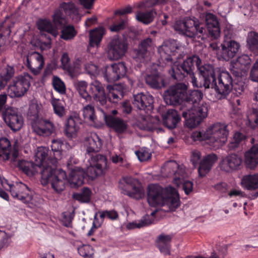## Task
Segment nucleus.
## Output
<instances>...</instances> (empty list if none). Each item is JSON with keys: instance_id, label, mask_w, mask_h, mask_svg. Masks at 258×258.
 <instances>
[{"instance_id": "obj_22", "label": "nucleus", "mask_w": 258, "mask_h": 258, "mask_svg": "<svg viewBox=\"0 0 258 258\" xmlns=\"http://www.w3.org/2000/svg\"><path fill=\"white\" fill-rule=\"evenodd\" d=\"M0 197L6 201H9L8 194L3 190H0Z\"/></svg>"}, {"instance_id": "obj_16", "label": "nucleus", "mask_w": 258, "mask_h": 258, "mask_svg": "<svg viewBox=\"0 0 258 258\" xmlns=\"http://www.w3.org/2000/svg\"><path fill=\"white\" fill-rule=\"evenodd\" d=\"M32 57L36 59L38 61V62L40 63V64H44L43 57L41 54H40L39 53H35L34 54H32L30 57L28 56L27 57V64H31V62L30 61V59H31Z\"/></svg>"}, {"instance_id": "obj_10", "label": "nucleus", "mask_w": 258, "mask_h": 258, "mask_svg": "<svg viewBox=\"0 0 258 258\" xmlns=\"http://www.w3.org/2000/svg\"><path fill=\"white\" fill-rule=\"evenodd\" d=\"M15 70L11 66H6L0 74V90L4 89L13 77Z\"/></svg>"}, {"instance_id": "obj_8", "label": "nucleus", "mask_w": 258, "mask_h": 258, "mask_svg": "<svg viewBox=\"0 0 258 258\" xmlns=\"http://www.w3.org/2000/svg\"><path fill=\"white\" fill-rule=\"evenodd\" d=\"M17 166L28 175H33L38 172V168H41L40 165H37L32 162L24 160H19Z\"/></svg>"}, {"instance_id": "obj_1", "label": "nucleus", "mask_w": 258, "mask_h": 258, "mask_svg": "<svg viewBox=\"0 0 258 258\" xmlns=\"http://www.w3.org/2000/svg\"><path fill=\"white\" fill-rule=\"evenodd\" d=\"M48 152L47 149L39 148L35 155L36 159L39 160L36 164L41 166V168L38 169L40 170L42 184L46 185L50 183L52 188L58 192L64 190L67 181L72 188L79 187L81 185V167L73 169L67 179L66 172L56 168V160L49 158ZM36 160L37 161V159Z\"/></svg>"}, {"instance_id": "obj_13", "label": "nucleus", "mask_w": 258, "mask_h": 258, "mask_svg": "<svg viewBox=\"0 0 258 258\" xmlns=\"http://www.w3.org/2000/svg\"><path fill=\"white\" fill-rule=\"evenodd\" d=\"M52 85L54 89L61 94L66 93V86L61 80L57 76H54L52 80Z\"/></svg>"}, {"instance_id": "obj_28", "label": "nucleus", "mask_w": 258, "mask_h": 258, "mask_svg": "<svg viewBox=\"0 0 258 258\" xmlns=\"http://www.w3.org/2000/svg\"><path fill=\"white\" fill-rule=\"evenodd\" d=\"M78 1L81 4V0H78Z\"/></svg>"}, {"instance_id": "obj_4", "label": "nucleus", "mask_w": 258, "mask_h": 258, "mask_svg": "<svg viewBox=\"0 0 258 258\" xmlns=\"http://www.w3.org/2000/svg\"><path fill=\"white\" fill-rule=\"evenodd\" d=\"M32 77L27 73L16 77L9 86L8 91L12 97H20L24 95L29 89Z\"/></svg>"}, {"instance_id": "obj_11", "label": "nucleus", "mask_w": 258, "mask_h": 258, "mask_svg": "<svg viewBox=\"0 0 258 258\" xmlns=\"http://www.w3.org/2000/svg\"><path fill=\"white\" fill-rule=\"evenodd\" d=\"M38 29L41 31H45L53 36H56L57 32L54 28L50 21L46 19H40L37 23Z\"/></svg>"}, {"instance_id": "obj_25", "label": "nucleus", "mask_w": 258, "mask_h": 258, "mask_svg": "<svg viewBox=\"0 0 258 258\" xmlns=\"http://www.w3.org/2000/svg\"><path fill=\"white\" fill-rule=\"evenodd\" d=\"M42 258H54V255L53 254L48 253L44 255Z\"/></svg>"}, {"instance_id": "obj_3", "label": "nucleus", "mask_w": 258, "mask_h": 258, "mask_svg": "<svg viewBox=\"0 0 258 258\" xmlns=\"http://www.w3.org/2000/svg\"><path fill=\"white\" fill-rule=\"evenodd\" d=\"M37 106H30L29 114L32 130L38 136L48 137L54 133L55 127L53 123L40 117L38 115Z\"/></svg>"}, {"instance_id": "obj_12", "label": "nucleus", "mask_w": 258, "mask_h": 258, "mask_svg": "<svg viewBox=\"0 0 258 258\" xmlns=\"http://www.w3.org/2000/svg\"><path fill=\"white\" fill-rule=\"evenodd\" d=\"M54 113L59 117L65 114V109L62 101L58 99L52 98L51 101Z\"/></svg>"}, {"instance_id": "obj_2", "label": "nucleus", "mask_w": 258, "mask_h": 258, "mask_svg": "<svg viewBox=\"0 0 258 258\" xmlns=\"http://www.w3.org/2000/svg\"><path fill=\"white\" fill-rule=\"evenodd\" d=\"M68 17L73 20L80 18L78 10L72 2L61 3L59 10L56 11L52 16L54 25L61 28L60 38L66 41L73 39L77 34L74 26L67 25Z\"/></svg>"}, {"instance_id": "obj_18", "label": "nucleus", "mask_w": 258, "mask_h": 258, "mask_svg": "<svg viewBox=\"0 0 258 258\" xmlns=\"http://www.w3.org/2000/svg\"><path fill=\"white\" fill-rule=\"evenodd\" d=\"M8 239V236L7 233L3 231L0 230V249L7 244Z\"/></svg>"}, {"instance_id": "obj_21", "label": "nucleus", "mask_w": 258, "mask_h": 258, "mask_svg": "<svg viewBox=\"0 0 258 258\" xmlns=\"http://www.w3.org/2000/svg\"><path fill=\"white\" fill-rule=\"evenodd\" d=\"M70 59L68 53H63L61 57V64H68L70 61Z\"/></svg>"}, {"instance_id": "obj_7", "label": "nucleus", "mask_w": 258, "mask_h": 258, "mask_svg": "<svg viewBox=\"0 0 258 258\" xmlns=\"http://www.w3.org/2000/svg\"><path fill=\"white\" fill-rule=\"evenodd\" d=\"M81 118L79 114L74 113L71 115L67 120L64 128V133L69 138H73L76 136V133L80 129Z\"/></svg>"}, {"instance_id": "obj_14", "label": "nucleus", "mask_w": 258, "mask_h": 258, "mask_svg": "<svg viewBox=\"0 0 258 258\" xmlns=\"http://www.w3.org/2000/svg\"><path fill=\"white\" fill-rule=\"evenodd\" d=\"M74 210H72V212L66 211V212H64L62 213L61 220L63 223V224L65 226L68 227L71 224V223L72 222V220L74 217Z\"/></svg>"}, {"instance_id": "obj_5", "label": "nucleus", "mask_w": 258, "mask_h": 258, "mask_svg": "<svg viewBox=\"0 0 258 258\" xmlns=\"http://www.w3.org/2000/svg\"><path fill=\"white\" fill-rule=\"evenodd\" d=\"M2 115L6 124L13 131H18L22 128L23 124V118L14 109L7 108L3 111Z\"/></svg>"}, {"instance_id": "obj_9", "label": "nucleus", "mask_w": 258, "mask_h": 258, "mask_svg": "<svg viewBox=\"0 0 258 258\" xmlns=\"http://www.w3.org/2000/svg\"><path fill=\"white\" fill-rule=\"evenodd\" d=\"M11 144L6 138L0 139V162H6L10 159Z\"/></svg>"}, {"instance_id": "obj_23", "label": "nucleus", "mask_w": 258, "mask_h": 258, "mask_svg": "<svg viewBox=\"0 0 258 258\" xmlns=\"http://www.w3.org/2000/svg\"><path fill=\"white\" fill-rule=\"evenodd\" d=\"M18 156V152L16 149H14V151L12 154V160H13V162L15 161V160L17 159Z\"/></svg>"}, {"instance_id": "obj_6", "label": "nucleus", "mask_w": 258, "mask_h": 258, "mask_svg": "<svg viewBox=\"0 0 258 258\" xmlns=\"http://www.w3.org/2000/svg\"><path fill=\"white\" fill-rule=\"evenodd\" d=\"M10 191L13 197L17 198L24 203H29L32 200L29 194L28 186L22 183H17L16 185H10Z\"/></svg>"}, {"instance_id": "obj_20", "label": "nucleus", "mask_w": 258, "mask_h": 258, "mask_svg": "<svg viewBox=\"0 0 258 258\" xmlns=\"http://www.w3.org/2000/svg\"><path fill=\"white\" fill-rule=\"evenodd\" d=\"M7 96L6 94L0 95V112L4 109L5 110V104L6 103Z\"/></svg>"}, {"instance_id": "obj_24", "label": "nucleus", "mask_w": 258, "mask_h": 258, "mask_svg": "<svg viewBox=\"0 0 258 258\" xmlns=\"http://www.w3.org/2000/svg\"><path fill=\"white\" fill-rule=\"evenodd\" d=\"M73 197L74 199L78 200V201L81 202V194L80 193H75L73 195Z\"/></svg>"}, {"instance_id": "obj_19", "label": "nucleus", "mask_w": 258, "mask_h": 258, "mask_svg": "<svg viewBox=\"0 0 258 258\" xmlns=\"http://www.w3.org/2000/svg\"><path fill=\"white\" fill-rule=\"evenodd\" d=\"M28 69L34 75H38L40 74L44 66H38L36 68H33L32 66H27Z\"/></svg>"}, {"instance_id": "obj_15", "label": "nucleus", "mask_w": 258, "mask_h": 258, "mask_svg": "<svg viewBox=\"0 0 258 258\" xmlns=\"http://www.w3.org/2000/svg\"><path fill=\"white\" fill-rule=\"evenodd\" d=\"M51 149L54 152L61 150V147L63 144V141L60 139H53L51 141Z\"/></svg>"}, {"instance_id": "obj_26", "label": "nucleus", "mask_w": 258, "mask_h": 258, "mask_svg": "<svg viewBox=\"0 0 258 258\" xmlns=\"http://www.w3.org/2000/svg\"><path fill=\"white\" fill-rule=\"evenodd\" d=\"M78 91L80 95H81V88L79 85V83L78 84Z\"/></svg>"}, {"instance_id": "obj_27", "label": "nucleus", "mask_w": 258, "mask_h": 258, "mask_svg": "<svg viewBox=\"0 0 258 258\" xmlns=\"http://www.w3.org/2000/svg\"><path fill=\"white\" fill-rule=\"evenodd\" d=\"M77 249H78V252H79V249H80V247H79H79H78Z\"/></svg>"}, {"instance_id": "obj_17", "label": "nucleus", "mask_w": 258, "mask_h": 258, "mask_svg": "<svg viewBox=\"0 0 258 258\" xmlns=\"http://www.w3.org/2000/svg\"><path fill=\"white\" fill-rule=\"evenodd\" d=\"M62 69L68 72V74L72 77L76 76V66H60Z\"/></svg>"}]
</instances>
